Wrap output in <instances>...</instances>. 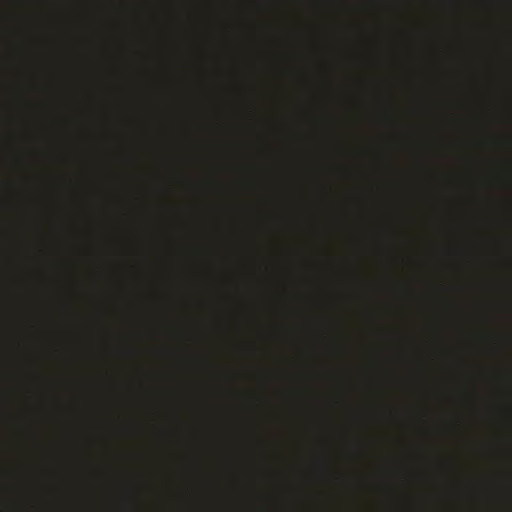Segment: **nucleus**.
Returning <instances> with one entry per match:
<instances>
[{"label":"nucleus","mask_w":512,"mask_h":512,"mask_svg":"<svg viewBox=\"0 0 512 512\" xmlns=\"http://www.w3.org/2000/svg\"><path fill=\"white\" fill-rule=\"evenodd\" d=\"M31 364H33V369H30L29 370V373H27V377L31 380H37L38 379V371L36 370L35 366H34V361L31 362Z\"/></svg>","instance_id":"f257e3e1"},{"label":"nucleus","mask_w":512,"mask_h":512,"mask_svg":"<svg viewBox=\"0 0 512 512\" xmlns=\"http://www.w3.org/2000/svg\"><path fill=\"white\" fill-rule=\"evenodd\" d=\"M23 433H24V436L26 438L27 441L31 442L33 440V435H32V431L30 429V426H25L24 427V430H23Z\"/></svg>","instance_id":"f03ea898"},{"label":"nucleus","mask_w":512,"mask_h":512,"mask_svg":"<svg viewBox=\"0 0 512 512\" xmlns=\"http://www.w3.org/2000/svg\"><path fill=\"white\" fill-rule=\"evenodd\" d=\"M25 108H31L34 106V103H32L30 100H28L26 97L23 101Z\"/></svg>","instance_id":"39448f33"},{"label":"nucleus","mask_w":512,"mask_h":512,"mask_svg":"<svg viewBox=\"0 0 512 512\" xmlns=\"http://www.w3.org/2000/svg\"><path fill=\"white\" fill-rule=\"evenodd\" d=\"M24 55H25V59L30 61L31 53H30V48L27 45H25V48H24Z\"/></svg>","instance_id":"20e7f679"},{"label":"nucleus","mask_w":512,"mask_h":512,"mask_svg":"<svg viewBox=\"0 0 512 512\" xmlns=\"http://www.w3.org/2000/svg\"><path fill=\"white\" fill-rule=\"evenodd\" d=\"M31 152H32L31 150L26 151L23 155L22 162H23V165L25 166V168L27 167L28 156H30Z\"/></svg>","instance_id":"7ed1b4c3"}]
</instances>
